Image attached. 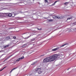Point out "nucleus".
<instances>
[{"mask_svg": "<svg viewBox=\"0 0 76 76\" xmlns=\"http://www.w3.org/2000/svg\"><path fill=\"white\" fill-rule=\"evenodd\" d=\"M61 56H62V54H58V55H53L52 56H50L49 57H47V58H46L45 60H44L43 62L45 63L46 62V61H47L48 62H51V61H53L55 60H56V59L57 57Z\"/></svg>", "mask_w": 76, "mask_h": 76, "instance_id": "1", "label": "nucleus"}, {"mask_svg": "<svg viewBox=\"0 0 76 76\" xmlns=\"http://www.w3.org/2000/svg\"><path fill=\"white\" fill-rule=\"evenodd\" d=\"M69 45V44L67 43H66L63 45H61V46L60 47V48L57 47L56 48L52 49V51H56V50H58V49H59V48H61V47H64V46L65 45Z\"/></svg>", "mask_w": 76, "mask_h": 76, "instance_id": "2", "label": "nucleus"}, {"mask_svg": "<svg viewBox=\"0 0 76 76\" xmlns=\"http://www.w3.org/2000/svg\"><path fill=\"white\" fill-rule=\"evenodd\" d=\"M24 58V56H23L21 58H20L17 59L16 60V61H19V60H22V59H23Z\"/></svg>", "mask_w": 76, "mask_h": 76, "instance_id": "3", "label": "nucleus"}, {"mask_svg": "<svg viewBox=\"0 0 76 76\" xmlns=\"http://www.w3.org/2000/svg\"><path fill=\"white\" fill-rule=\"evenodd\" d=\"M5 15H7V13H0V17H1V16H3L4 15V14Z\"/></svg>", "mask_w": 76, "mask_h": 76, "instance_id": "4", "label": "nucleus"}, {"mask_svg": "<svg viewBox=\"0 0 76 76\" xmlns=\"http://www.w3.org/2000/svg\"><path fill=\"white\" fill-rule=\"evenodd\" d=\"M41 68H36V69H35V70L36 71V72H39V71H40V70H41Z\"/></svg>", "mask_w": 76, "mask_h": 76, "instance_id": "5", "label": "nucleus"}, {"mask_svg": "<svg viewBox=\"0 0 76 76\" xmlns=\"http://www.w3.org/2000/svg\"><path fill=\"white\" fill-rule=\"evenodd\" d=\"M7 15H8V16L9 17H11V16H13V14H12L11 13H10L9 14H8V13H7Z\"/></svg>", "mask_w": 76, "mask_h": 76, "instance_id": "6", "label": "nucleus"}, {"mask_svg": "<svg viewBox=\"0 0 76 76\" xmlns=\"http://www.w3.org/2000/svg\"><path fill=\"white\" fill-rule=\"evenodd\" d=\"M9 45H9V44L6 45L5 46H4L3 47V48H7V47H9Z\"/></svg>", "mask_w": 76, "mask_h": 76, "instance_id": "7", "label": "nucleus"}, {"mask_svg": "<svg viewBox=\"0 0 76 76\" xmlns=\"http://www.w3.org/2000/svg\"><path fill=\"white\" fill-rule=\"evenodd\" d=\"M62 18H63V17H62V16H57V19H62Z\"/></svg>", "mask_w": 76, "mask_h": 76, "instance_id": "8", "label": "nucleus"}, {"mask_svg": "<svg viewBox=\"0 0 76 76\" xmlns=\"http://www.w3.org/2000/svg\"><path fill=\"white\" fill-rule=\"evenodd\" d=\"M37 63V61H35L34 62H33L31 64L32 65V66L34 65L35 64H36Z\"/></svg>", "mask_w": 76, "mask_h": 76, "instance_id": "9", "label": "nucleus"}, {"mask_svg": "<svg viewBox=\"0 0 76 76\" xmlns=\"http://www.w3.org/2000/svg\"><path fill=\"white\" fill-rule=\"evenodd\" d=\"M6 39H7V40H9V39H10V37H6Z\"/></svg>", "mask_w": 76, "mask_h": 76, "instance_id": "10", "label": "nucleus"}, {"mask_svg": "<svg viewBox=\"0 0 76 76\" xmlns=\"http://www.w3.org/2000/svg\"><path fill=\"white\" fill-rule=\"evenodd\" d=\"M17 68H18V67H16V68H15L14 69H12L10 72V73H11V72H12V71H13V70H15V69H17Z\"/></svg>", "mask_w": 76, "mask_h": 76, "instance_id": "11", "label": "nucleus"}, {"mask_svg": "<svg viewBox=\"0 0 76 76\" xmlns=\"http://www.w3.org/2000/svg\"><path fill=\"white\" fill-rule=\"evenodd\" d=\"M71 32H74L75 31L74 28H72L70 30Z\"/></svg>", "mask_w": 76, "mask_h": 76, "instance_id": "12", "label": "nucleus"}, {"mask_svg": "<svg viewBox=\"0 0 76 76\" xmlns=\"http://www.w3.org/2000/svg\"><path fill=\"white\" fill-rule=\"evenodd\" d=\"M53 19H57V16H53Z\"/></svg>", "mask_w": 76, "mask_h": 76, "instance_id": "13", "label": "nucleus"}, {"mask_svg": "<svg viewBox=\"0 0 76 76\" xmlns=\"http://www.w3.org/2000/svg\"><path fill=\"white\" fill-rule=\"evenodd\" d=\"M69 2H67L64 3V4L65 5H66V4H69Z\"/></svg>", "mask_w": 76, "mask_h": 76, "instance_id": "14", "label": "nucleus"}, {"mask_svg": "<svg viewBox=\"0 0 76 76\" xmlns=\"http://www.w3.org/2000/svg\"><path fill=\"white\" fill-rule=\"evenodd\" d=\"M31 37V35H30L29 36L25 38H24V39H28V38H29V37Z\"/></svg>", "mask_w": 76, "mask_h": 76, "instance_id": "15", "label": "nucleus"}, {"mask_svg": "<svg viewBox=\"0 0 76 76\" xmlns=\"http://www.w3.org/2000/svg\"><path fill=\"white\" fill-rule=\"evenodd\" d=\"M26 44H25L23 45L22 46V47H26Z\"/></svg>", "mask_w": 76, "mask_h": 76, "instance_id": "16", "label": "nucleus"}, {"mask_svg": "<svg viewBox=\"0 0 76 76\" xmlns=\"http://www.w3.org/2000/svg\"><path fill=\"white\" fill-rule=\"evenodd\" d=\"M37 72H38V73H39V74H41V71H39Z\"/></svg>", "mask_w": 76, "mask_h": 76, "instance_id": "17", "label": "nucleus"}, {"mask_svg": "<svg viewBox=\"0 0 76 76\" xmlns=\"http://www.w3.org/2000/svg\"><path fill=\"white\" fill-rule=\"evenodd\" d=\"M72 17H70L69 18H68L67 19V20H70V19H72Z\"/></svg>", "mask_w": 76, "mask_h": 76, "instance_id": "18", "label": "nucleus"}, {"mask_svg": "<svg viewBox=\"0 0 76 76\" xmlns=\"http://www.w3.org/2000/svg\"><path fill=\"white\" fill-rule=\"evenodd\" d=\"M18 14H12V15H14V16H12V17H14L15 16H16V15H18Z\"/></svg>", "mask_w": 76, "mask_h": 76, "instance_id": "19", "label": "nucleus"}, {"mask_svg": "<svg viewBox=\"0 0 76 76\" xmlns=\"http://www.w3.org/2000/svg\"><path fill=\"white\" fill-rule=\"evenodd\" d=\"M12 56V55H11L10 56H9L8 57H7V58H8V59L9 58H10V57H11Z\"/></svg>", "mask_w": 76, "mask_h": 76, "instance_id": "20", "label": "nucleus"}, {"mask_svg": "<svg viewBox=\"0 0 76 76\" xmlns=\"http://www.w3.org/2000/svg\"><path fill=\"white\" fill-rule=\"evenodd\" d=\"M34 40H35V38H34L31 39V41H34Z\"/></svg>", "mask_w": 76, "mask_h": 76, "instance_id": "21", "label": "nucleus"}, {"mask_svg": "<svg viewBox=\"0 0 76 76\" xmlns=\"http://www.w3.org/2000/svg\"><path fill=\"white\" fill-rule=\"evenodd\" d=\"M41 29H42L41 28H37V30H39V31H41Z\"/></svg>", "mask_w": 76, "mask_h": 76, "instance_id": "22", "label": "nucleus"}, {"mask_svg": "<svg viewBox=\"0 0 76 76\" xmlns=\"http://www.w3.org/2000/svg\"><path fill=\"white\" fill-rule=\"evenodd\" d=\"M56 4V3L54 2L53 4H52V6H54V5H55Z\"/></svg>", "mask_w": 76, "mask_h": 76, "instance_id": "23", "label": "nucleus"}, {"mask_svg": "<svg viewBox=\"0 0 76 76\" xmlns=\"http://www.w3.org/2000/svg\"><path fill=\"white\" fill-rule=\"evenodd\" d=\"M13 28L12 27H10V28H8V29H13Z\"/></svg>", "mask_w": 76, "mask_h": 76, "instance_id": "24", "label": "nucleus"}, {"mask_svg": "<svg viewBox=\"0 0 76 76\" xmlns=\"http://www.w3.org/2000/svg\"><path fill=\"white\" fill-rule=\"evenodd\" d=\"M49 21L50 22H53V20H49Z\"/></svg>", "mask_w": 76, "mask_h": 76, "instance_id": "25", "label": "nucleus"}, {"mask_svg": "<svg viewBox=\"0 0 76 76\" xmlns=\"http://www.w3.org/2000/svg\"><path fill=\"white\" fill-rule=\"evenodd\" d=\"M16 37H15V36H14L13 37V38L14 39H16Z\"/></svg>", "mask_w": 76, "mask_h": 76, "instance_id": "26", "label": "nucleus"}, {"mask_svg": "<svg viewBox=\"0 0 76 76\" xmlns=\"http://www.w3.org/2000/svg\"><path fill=\"white\" fill-rule=\"evenodd\" d=\"M65 16L66 17H68V16H69V15H66Z\"/></svg>", "mask_w": 76, "mask_h": 76, "instance_id": "27", "label": "nucleus"}, {"mask_svg": "<svg viewBox=\"0 0 76 76\" xmlns=\"http://www.w3.org/2000/svg\"><path fill=\"white\" fill-rule=\"evenodd\" d=\"M45 2H47V3H48V1L47 0H45Z\"/></svg>", "mask_w": 76, "mask_h": 76, "instance_id": "28", "label": "nucleus"}, {"mask_svg": "<svg viewBox=\"0 0 76 76\" xmlns=\"http://www.w3.org/2000/svg\"><path fill=\"white\" fill-rule=\"evenodd\" d=\"M57 1H56L55 2H54V3H56L57 2Z\"/></svg>", "mask_w": 76, "mask_h": 76, "instance_id": "29", "label": "nucleus"}, {"mask_svg": "<svg viewBox=\"0 0 76 76\" xmlns=\"http://www.w3.org/2000/svg\"><path fill=\"white\" fill-rule=\"evenodd\" d=\"M6 67L7 66H5V67H4V68H3L2 69H3H3H5V68H6Z\"/></svg>", "mask_w": 76, "mask_h": 76, "instance_id": "30", "label": "nucleus"}, {"mask_svg": "<svg viewBox=\"0 0 76 76\" xmlns=\"http://www.w3.org/2000/svg\"><path fill=\"white\" fill-rule=\"evenodd\" d=\"M3 70V69H1V70H0V72H1V71H2V70Z\"/></svg>", "mask_w": 76, "mask_h": 76, "instance_id": "31", "label": "nucleus"}, {"mask_svg": "<svg viewBox=\"0 0 76 76\" xmlns=\"http://www.w3.org/2000/svg\"><path fill=\"white\" fill-rule=\"evenodd\" d=\"M4 0H0V1H3Z\"/></svg>", "mask_w": 76, "mask_h": 76, "instance_id": "32", "label": "nucleus"}, {"mask_svg": "<svg viewBox=\"0 0 76 76\" xmlns=\"http://www.w3.org/2000/svg\"><path fill=\"white\" fill-rule=\"evenodd\" d=\"M38 4H40V3H39V2H38Z\"/></svg>", "mask_w": 76, "mask_h": 76, "instance_id": "33", "label": "nucleus"}, {"mask_svg": "<svg viewBox=\"0 0 76 76\" xmlns=\"http://www.w3.org/2000/svg\"><path fill=\"white\" fill-rule=\"evenodd\" d=\"M18 18H19V19H21V18H20V17H18Z\"/></svg>", "mask_w": 76, "mask_h": 76, "instance_id": "34", "label": "nucleus"}, {"mask_svg": "<svg viewBox=\"0 0 76 76\" xmlns=\"http://www.w3.org/2000/svg\"><path fill=\"white\" fill-rule=\"evenodd\" d=\"M69 69H70V68H69V69H67V70H69Z\"/></svg>", "mask_w": 76, "mask_h": 76, "instance_id": "35", "label": "nucleus"}, {"mask_svg": "<svg viewBox=\"0 0 76 76\" xmlns=\"http://www.w3.org/2000/svg\"><path fill=\"white\" fill-rule=\"evenodd\" d=\"M44 56V55H41V56Z\"/></svg>", "mask_w": 76, "mask_h": 76, "instance_id": "36", "label": "nucleus"}, {"mask_svg": "<svg viewBox=\"0 0 76 76\" xmlns=\"http://www.w3.org/2000/svg\"><path fill=\"white\" fill-rule=\"evenodd\" d=\"M40 35V34H38V36H39Z\"/></svg>", "mask_w": 76, "mask_h": 76, "instance_id": "37", "label": "nucleus"}, {"mask_svg": "<svg viewBox=\"0 0 76 76\" xmlns=\"http://www.w3.org/2000/svg\"><path fill=\"white\" fill-rule=\"evenodd\" d=\"M12 16H14V15H13Z\"/></svg>", "mask_w": 76, "mask_h": 76, "instance_id": "38", "label": "nucleus"}, {"mask_svg": "<svg viewBox=\"0 0 76 76\" xmlns=\"http://www.w3.org/2000/svg\"><path fill=\"white\" fill-rule=\"evenodd\" d=\"M4 61V62L5 61V60Z\"/></svg>", "mask_w": 76, "mask_h": 76, "instance_id": "39", "label": "nucleus"}]
</instances>
